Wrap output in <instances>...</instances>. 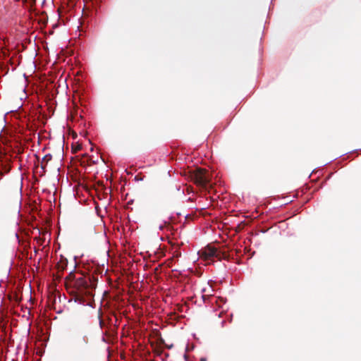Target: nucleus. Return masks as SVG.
<instances>
[{
  "mask_svg": "<svg viewBox=\"0 0 361 361\" xmlns=\"http://www.w3.org/2000/svg\"><path fill=\"white\" fill-rule=\"evenodd\" d=\"M94 287L90 276L79 274L76 280L69 282L66 289L71 295L75 296V300H82L84 296H92Z\"/></svg>",
  "mask_w": 361,
  "mask_h": 361,
  "instance_id": "1",
  "label": "nucleus"
},
{
  "mask_svg": "<svg viewBox=\"0 0 361 361\" xmlns=\"http://www.w3.org/2000/svg\"><path fill=\"white\" fill-rule=\"evenodd\" d=\"M189 173L191 180L200 187L206 188L210 183V173L206 169L197 168Z\"/></svg>",
  "mask_w": 361,
  "mask_h": 361,
  "instance_id": "2",
  "label": "nucleus"
},
{
  "mask_svg": "<svg viewBox=\"0 0 361 361\" xmlns=\"http://www.w3.org/2000/svg\"><path fill=\"white\" fill-rule=\"evenodd\" d=\"M198 254L204 260H210L214 258H216L220 260L221 259V255H224L218 251L216 248L210 245H207L200 250L198 252Z\"/></svg>",
  "mask_w": 361,
  "mask_h": 361,
  "instance_id": "3",
  "label": "nucleus"
},
{
  "mask_svg": "<svg viewBox=\"0 0 361 361\" xmlns=\"http://www.w3.org/2000/svg\"><path fill=\"white\" fill-rule=\"evenodd\" d=\"M67 265H68L67 259L63 257V256H61L59 262H58V263L56 265L58 273H60V272L62 273L66 269Z\"/></svg>",
  "mask_w": 361,
  "mask_h": 361,
  "instance_id": "4",
  "label": "nucleus"
},
{
  "mask_svg": "<svg viewBox=\"0 0 361 361\" xmlns=\"http://www.w3.org/2000/svg\"><path fill=\"white\" fill-rule=\"evenodd\" d=\"M51 159H52V156H51V154H46V155L42 158V161H41V167H42V169L43 170H44V169H45V168H46V166H47V165L48 162H49V161H51Z\"/></svg>",
  "mask_w": 361,
  "mask_h": 361,
  "instance_id": "5",
  "label": "nucleus"
},
{
  "mask_svg": "<svg viewBox=\"0 0 361 361\" xmlns=\"http://www.w3.org/2000/svg\"><path fill=\"white\" fill-rule=\"evenodd\" d=\"M78 276L74 272H71L65 279V286L67 288V285H69V282H71L73 280H76Z\"/></svg>",
  "mask_w": 361,
  "mask_h": 361,
  "instance_id": "6",
  "label": "nucleus"
},
{
  "mask_svg": "<svg viewBox=\"0 0 361 361\" xmlns=\"http://www.w3.org/2000/svg\"><path fill=\"white\" fill-rule=\"evenodd\" d=\"M81 148H82V147H81V145H77V146H75V147H73V152H78V151L80 150V149H81Z\"/></svg>",
  "mask_w": 361,
  "mask_h": 361,
  "instance_id": "7",
  "label": "nucleus"
},
{
  "mask_svg": "<svg viewBox=\"0 0 361 361\" xmlns=\"http://www.w3.org/2000/svg\"><path fill=\"white\" fill-rule=\"evenodd\" d=\"M155 353L157 356H161L163 354L162 350H156Z\"/></svg>",
  "mask_w": 361,
  "mask_h": 361,
  "instance_id": "8",
  "label": "nucleus"
},
{
  "mask_svg": "<svg viewBox=\"0 0 361 361\" xmlns=\"http://www.w3.org/2000/svg\"><path fill=\"white\" fill-rule=\"evenodd\" d=\"M169 356V353H164V357L162 359L164 361H165L167 357Z\"/></svg>",
  "mask_w": 361,
  "mask_h": 361,
  "instance_id": "9",
  "label": "nucleus"
},
{
  "mask_svg": "<svg viewBox=\"0 0 361 361\" xmlns=\"http://www.w3.org/2000/svg\"><path fill=\"white\" fill-rule=\"evenodd\" d=\"M166 347L167 348H169V349H171V348L173 347V345H166Z\"/></svg>",
  "mask_w": 361,
  "mask_h": 361,
  "instance_id": "10",
  "label": "nucleus"
},
{
  "mask_svg": "<svg viewBox=\"0 0 361 361\" xmlns=\"http://www.w3.org/2000/svg\"><path fill=\"white\" fill-rule=\"evenodd\" d=\"M180 255V252H177L174 257H179Z\"/></svg>",
  "mask_w": 361,
  "mask_h": 361,
  "instance_id": "11",
  "label": "nucleus"
},
{
  "mask_svg": "<svg viewBox=\"0 0 361 361\" xmlns=\"http://www.w3.org/2000/svg\"><path fill=\"white\" fill-rule=\"evenodd\" d=\"M103 324H104L103 321L100 320L99 324H100L101 327H102Z\"/></svg>",
  "mask_w": 361,
  "mask_h": 361,
  "instance_id": "12",
  "label": "nucleus"
},
{
  "mask_svg": "<svg viewBox=\"0 0 361 361\" xmlns=\"http://www.w3.org/2000/svg\"><path fill=\"white\" fill-rule=\"evenodd\" d=\"M200 361H207V359H206V358H204V357H202V358L200 359Z\"/></svg>",
  "mask_w": 361,
  "mask_h": 361,
  "instance_id": "13",
  "label": "nucleus"
},
{
  "mask_svg": "<svg viewBox=\"0 0 361 361\" xmlns=\"http://www.w3.org/2000/svg\"><path fill=\"white\" fill-rule=\"evenodd\" d=\"M87 161V164H88L89 161H92V159L90 158Z\"/></svg>",
  "mask_w": 361,
  "mask_h": 361,
  "instance_id": "14",
  "label": "nucleus"
},
{
  "mask_svg": "<svg viewBox=\"0 0 361 361\" xmlns=\"http://www.w3.org/2000/svg\"><path fill=\"white\" fill-rule=\"evenodd\" d=\"M85 164V161H81V164Z\"/></svg>",
  "mask_w": 361,
  "mask_h": 361,
  "instance_id": "15",
  "label": "nucleus"
},
{
  "mask_svg": "<svg viewBox=\"0 0 361 361\" xmlns=\"http://www.w3.org/2000/svg\"><path fill=\"white\" fill-rule=\"evenodd\" d=\"M32 3H35V0H32Z\"/></svg>",
  "mask_w": 361,
  "mask_h": 361,
  "instance_id": "16",
  "label": "nucleus"
}]
</instances>
